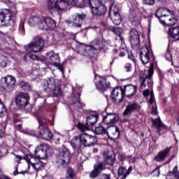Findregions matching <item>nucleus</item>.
<instances>
[{"instance_id": "5fc2aeb1", "label": "nucleus", "mask_w": 179, "mask_h": 179, "mask_svg": "<svg viewBox=\"0 0 179 179\" xmlns=\"http://www.w3.org/2000/svg\"><path fill=\"white\" fill-rule=\"evenodd\" d=\"M18 169H19V166L16 165L15 166V171L13 172V176H17V174H23V173L22 172L19 173V171H17Z\"/></svg>"}, {"instance_id": "69168bd1", "label": "nucleus", "mask_w": 179, "mask_h": 179, "mask_svg": "<svg viewBox=\"0 0 179 179\" xmlns=\"http://www.w3.org/2000/svg\"><path fill=\"white\" fill-rule=\"evenodd\" d=\"M132 170V167L131 166H130L129 169H128V170H127V171H129V174L131 173V171Z\"/></svg>"}, {"instance_id": "f3484780", "label": "nucleus", "mask_w": 179, "mask_h": 179, "mask_svg": "<svg viewBox=\"0 0 179 179\" xmlns=\"http://www.w3.org/2000/svg\"><path fill=\"white\" fill-rule=\"evenodd\" d=\"M97 115H90L86 120V126L80 124L79 128L81 131H86L93 128V126L97 122Z\"/></svg>"}, {"instance_id": "c756f323", "label": "nucleus", "mask_w": 179, "mask_h": 179, "mask_svg": "<svg viewBox=\"0 0 179 179\" xmlns=\"http://www.w3.org/2000/svg\"><path fill=\"white\" fill-rule=\"evenodd\" d=\"M85 17H86L85 14H76L73 20V26H74V27H80V26H82V21Z\"/></svg>"}, {"instance_id": "bb28decb", "label": "nucleus", "mask_w": 179, "mask_h": 179, "mask_svg": "<svg viewBox=\"0 0 179 179\" xmlns=\"http://www.w3.org/2000/svg\"><path fill=\"white\" fill-rule=\"evenodd\" d=\"M152 128H156L157 129V132L158 134H162V131H165L167 127L162 123L160 118L152 120Z\"/></svg>"}, {"instance_id": "e433bc0d", "label": "nucleus", "mask_w": 179, "mask_h": 179, "mask_svg": "<svg viewBox=\"0 0 179 179\" xmlns=\"http://www.w3.org/2000/svg\"><path fill=\"white\" fill-rule=\"evenodd\" d=\"M94 132L96 135H104L107 134V129L103 126H99L95 128Z\"/></svg>"}, {"instance_id": "3c124183", "label": "nucleus", "mask_w": 179, "mask_h": 179, "mask_svg": "<svg viewBox=\"0 0 179 179\" xmlns=\"http://www.w3.org/2000/svg\"><path fill=\"white\" fill-rule=\"evenodd\" d=\"M124 69H126V72H131L132 71V65L131 64L127 63L124 66Z\"/></svg>"}, {"instance_id": "393cba45", "label": "nucleus", "mask_w": 179, "mask_h": 179, "mask_svg": "<svg viewBox=\"0 0 179 179\" xmlns=\"http://www.w3.org/2000/svg\"><path fill=\"white\" fill-rule=\"evenodd\" d=\"M139 110V104L138 103H129L127 106L126 109L123 113V115L125 117H128L132 114V113H135Z\"/></svg>"}, {"instance_id": "4468645a", "label": "nucleus", "mask_w": 179, "mask_h": 179, "mask_svg": "<svg viewBox=\"0 0 179 179\" xmlns=\"http://www.w3.org/2000/svg\"><path fill=\"white\" fill-rule=\"evenodd\" d=\"M29 100H30L29 94L21 92L15 97L16 106L20 107V108H23L29 104Z\"/></svg>"}, {"instance_id": "dca6fc26", "label": "nucleus", "mask_w": 179, "mask_h": 179, "mask_svg": "<svg viewBox=\"0 0 179 179\" xmlns=\"http://www.w3.org/2000/svg\"><path fill=\"white\" fill-rule=\"evenodd\" d=\"M154 64H151L148 72V75H145L141 77V88L146 87V79H148V83L150 86H152V76H153L154 73Z\"/></svg>"}, {"instance_id": "ea45409f", "label": "nucleus", "mask_w": 179, "mask_h": 179, "mask_svg": "<svg viewBox=\"0 0 179 179\" xmlns=\"http://www.w3.org/2000/svg\"><path fill=\"white\" fill-rule=\"evenodd\" d=\"M20 87L22 90H30V89H31V85H30L29 83L24 81H21L20 83Z\"/></svg>"}, {"instance_id": "f8f14e48", "label": "nucleus", "mask_w": 179, "mask_h": 179, "mask_svg": "<svg viewBox=\"0 0 179 179\" xmlns=\"http://www.w3.org/2000/svg\"><path fill=\"white\" fill-rule=\"evenodd\" d=\"M57 27V22L49 17H43L39 23L41 30H54Z\"/></svg>"}, {"instance_id": "58836bf2", "label": "nucleus", "mask_w": 179, "mask_h": 179, "mask_svg": "<svg viewBox=\"0 0 179 179\" xmlns=\"http://www.w3.org/2000/svg\"><path fill=\"white\" fill-rule=\"evenodd\" d=\"M167 176H173L176 178L179 179V171H178V166H176L173 169V171H169Z\"/></svg>"}, {"instance_id": "774afa93", "label": "nucleus", "mask_w": 179, "mask_h": 179, "mask_svg": "<svg viewBox=\"0 0 179 179\" xmlns=\"http://www.w3.org/2000/svg\"><path fill=\"white\" fill-rule=\"evenodd\" d=\"M177 124H178V125H179V121H178V120H177Z\"/></svg>"}, {"instance_id": "680f3d73", "label": "nucleus", "mask_w": 179, "mask_h": 179, "mask_svg": "<svg viewBox=\"0 0 179 179\" xmlns=\"http://www.w3.org/2000/svg\"><path fill=\"white\" fill-rule=\"evenodd\" d=\"M153 173H157L156 176L157 177H159L160 176V169L157 168L153 171Z\"/></svg>"}, {"instance_id": "c85d7f7f", "label": "nucleus", "mask_w": 179, "mask_h": 179, "mask_svg": "<svg viewBox=\"0 0 179 179\" xmlns=\"http://www.w3.org/2000/svg\"><path fill=\"white\" fill-rule=\"evenodd\" d=\"M3 80L6 83V87H8V89H12V87H13L16 83V78L12 76H6V77L3 78Z\"/></svg>"}, {"instance_id": "412c9836", "label": "nucleus", "mask_w": 179, "mask_h": 179, "mask_svg": "<svg viewBox=\"0 0 179 179\" xmlns=\"http://www.w3.org/2000/svg\"><path fill=\"white\" fill-rule=\"evenodd\" d=\"M171 147L166 148L164 150L159 152L154 158V160L155 162H164L167 157H170V155H171Z\"/></svg>"}, {"instance_id": "c9c22d12", "label": "nucleus", "mask_w": 179, "mask_h": 179, "mask_svg": "<svg viewBox=\"0 0 179 179\" xmlns=\"http://www.w3.org/2000/svg\"><path fill=\"white\" fill-rule=\"evenodd\" d=\"M170 36L175 38L176 41L179 40V27L170 28L169 30Z\"/></svg>"}, {"instance_id": "39448f33", "label": "nucleus", "mask_w": 179, "mask_h": 179, "mask_svg": "<svg viewBox=\"0 0 179 179\" xmlns=\"http://www.w3.org/2000/svg\"><path fill=\"white\" fill-rule=\"evenodd\" d=\"M27 52H40L44 48V41L41 37H35L32 41L24 47Z\"/></svg>"}, {"instance_id": "cd10ccee", "label": "nucleus", "mask_w": 179, "mask_h": 179, "mask_svg": "<svg viewBox=\"0 0 179 179\" xmlns=\"http://www.w3.org/2000/svg\"><path fill=\"white\" fill-rule=\"evenodd\" d=\"M166 15H173V11L165 8H159L156 12V16L159 20L166 17Z\"/></svg>"}, {"instance_id": "a19ab883", "label": "nucleus", "mask_w": 179, "mask_h": 179, "mask_svg": "<svg viewBox=\"0 0 179 179\" xmlns=\"http://www.w3.org/2000/svg\"><path fill=\"white\" fill-rule=\"evenodd\" d=\"M130 22L133 26H139L141 24V20L137 16L131 17Z\"/></svg>"}, {"instance_id": "a878e982", "label": "nucleus", "mask_w": 179, "mask_h": 179, "mask_svg": "<svg viewBox=\"0 0 179 179\" xmlns=\"http://www.w3.org/2000/svg\"><path fill=\"white\" fill-rule=\"evenodd\" d=\"M106 134L110 139H118L120 138V129L115 126L108 127Z\"/></svg>"}, {"instance_id": "7ed1b4c3", "label": "nucleus", "mask_w": 179, "mask_h": 179, "mask_svg": "<svg viewBox=\"0 0 179 179\" xmlns=\"http://www.w3.org/2000/svg\"><path fill=\"white\" fill-rule=\"evenodd\" d=\"M41 86L43 87L44 90L48 92H52L55 97L62 94V87H61V85L57 87L55 79L52 78L48 80H43L41 81Z\"/></svg>"}, {"instance_id": "9b49d317", "label": "nucleus", "mask_w": 179, "mask_h": 179, "mask_svg": "<svg viewBox=\"0 0 179 179\" xmlns=\"http://www.w3.org/2000/svg\"><path fill=\"white\" fill-rule=\"evenodd\" d=\"M13 15L10 10L6 9L0 13V26H10L15 23Z\"/></svg>"}, {"instance_id": "6ab92c4d", "label": "nucleus", "mask_w": 179, "mask_h": 179, "mask_svg": "<svg viewBox=\"0 0 179 179\" xmlns=\"http://www.w3.org/2000/svg\"><path fill=\"white\" fill-rule=\"evenodd\" d=\"M48 149H50V146L48 144H41L40 148H36L34 151L35 156L38 159H45Z\"/></svg>"}, {"instance_id": "f704fd0d", "label": "nucleus", "mask_w": 179, "mask_h": 179, "mask_svg": "<svg viewBox=\"0 0 179 179\" xmlns=\"http://www.w3.org/2000/svg\"><path fill=\"white\" fill-rule=\"evenodd\" d=\"M71 145L72 146L73 149H74V150H79V149H80V146H82V144H80V140H79V136H75L72 139Z\"/></svg>"}, {"instance_id": "b1692460", "label": "nucleus", "mask_w": 179, "mask_h": 179, "mask_svg": "<svg viewBox=\"0 0 179 179\" xmlns=\"http://www.w3.org/2000/svg\"><path fill=\"white\" fill-rule=\"evenodd\" d=\"M120 120V116L117 115V113H108L103 118V124L106 125H111V124H115V122H118Z\"/></svg>"}, {"instance_id": "6e6552de", "label": "nucleus", "mask_w": 179, "mask_h": 179, "mask_svg": "<svg viewBox=\"0 0 179 179\" xmlns=\"http://www.w3.org/2000/svg\"><path fill=\"white\" fill-rule=\"evenodd\" d=\"M80 145L83 148H90L93 145H96L97 143V138L94 136L90 135L88 134H82L78 136Z\"/></svg>"}, {"instance_id": "473e14b6", "label": "nucleus", "mask_w": 179, "mask_h": 179, "mask_svg": "<svg viewBox=\"0 0 179 179\" xmlns=\"http://www.w3.org/2000/svg\"><path fill=\"white\" fill-rule=\"evenodd\" d=\"M118 179H126L127 176L129 175V171H127V168L120 166L117 171Z\"/></svg>"}, {"instance_id": "9d476101", "label": "nucleus", "mask_w": 179, "mask_h": 179, "mask_svg": "<svg viewBox=\"0 0 179 179\" xmlns=\"http://www.w3.org/2000/svg\"><path fill=\"white\" fill-rule=\"evenodd\" d=\"M71 160V152L66 148H62L57 155V163L62 166H68Z\"/></svg>"}, {"instance_id": "79ce46f5", "label": "nucleus", "mask_w": 179, "mask_h": 179, "mask_svg": "<svg viewBox=\"0 0 179 179\" xmlns=\"http://www.w3.org/2000/svg\"><path fill=\"white\" fill-rule=\"evenodd\" d=\"M5 113H6V107L0 99V117H3V114H5Z\"/></svg>"}, {"instance_id": "338daca9", "label": "nucleus", "mask_w": 179, "mask_h": 179, "mask_svg": "<svg viewBox=\"0 0 179 179\" xmlns=\"http://www.w3.org/2000/svg\"><path fill=\"white\" fill-rule=\"evenodd\" d=\"M18 127H19L20 129L22 128V125L18 124Z\"/></svg>"}, {"instance_id": "09e8293b", "label": "nucleus", "mask_w": 179, "mask_h": 179, "mask_svg": "<svg viewBox=\"0 0 179 179\" xmlns=\"http://www.w3.org/2000/svg\"><path fill=\"white\" fill-rule=\"evenodd\" d=\"M0 61H3L1 62V65L3 68H5V66H6V62H8V57L6 56L1 55Z\"/></svg>"}, {"instance_id": "c03bdc74", "label": "nucleus", "mask_w": 179, "mask_h": 179, "mask_svg": "<svg viewBox=\"0 0 179 179\" xmlns=\"http://www.w3.org/2000/svg\"><path fill=\"white\" fill-rule=\"evenodd\" d=\"M115 54H118L119 57H125V54L127 52V50L124 48H120L118 50H113Z\"/></svg>"}, {"instance_id": "0e129e2a", "label": "nucleus", "mask_w": 179, "mask_h": 179, "mask_svg": "<svg viewBox=\"0 0 179 179\" xmlns=\"http://www.w3.org/2000/svg\"><path fill=\"white\" fill-rule=\"evenodd\" d=\"M45 179H54L52 176H46L45 177Z\"/></svg>"}, {"instance_id": "0eeeda50", "label": "nucleus", "mask_w": 179, "mask_h": 179, "mask_svg": "<svg viewBox=\"0 0 179 179\" xmlns=\"http://www.w3.org/2000/svg\"><path fill=\"white\" fill-rule=\"evenodd\" d=\"M24 160L28 164L27 170H30V166H31L34 170H35V171L36 172L44 168V163L38 159H36V157H33L31 155H26L24 157Z\"/></svg>"}, {"instance_id": "49530a36", "label": "nucleus", "mask_w": 179, "mask_h": 179, "mask_svg": "<svg viewBox=\"0 0 179 179\" xmlns=\"http://www.w3.org/2000/svg\"><path fill=\"white\" fill-rule=\"evenodd\" d=\"M25 61H29V59H37V56L36 55L27 53L24 55Z\"/></svg>"}, {"instance_id": "6e6d98bb", "label": "nucleus", "mask_w": 179, "mask_h": 179, "mask_svg": "<svg viewBox=\"0 0 179 179\" xmlns=\"http://www.w3.org/2000/svg\"><path fill=\"white\" fill-rule=\"evenodd\" d=\"M127 53L129 59H131V61L135 62V57H134V54H132V52H127Z\"/></svg>"}, {"instance_id": "a18cd8bd", "label": "nucleus", "mask_w": 179, "mask_h": 179, "mask_svg": "<svg viewBox=\"0 0 179 179\" xmlns=\"http://www.w3.org/2000/svg\"><path fill=\"white\" fill-rule=\"evenodd\" d=\"M114 162H115V159H114L113 157L108 156L105 159V163L108 166H113V164H114Z\"/></svg>"}, {"instance_id": "aec40b11", "label": "nucleus", "mask_w": 179, "mask_h": 179, "mask_svg": "<svg viewBox=\"0 0 179 179\" xmlns=\"http://www.w3.org/2000/svg\"><path fill=\"white\" fill-rule=\"evenodd\" d=\"M95 85L98 90H101L102 92H104V90L108 87L106 78L100 76L95 77Z\"/></svg>"}, {"instance_id": "1a4fd4ad", "label": "nucleus", "mask_w": 179, "mask_h": 179, "mask_svg": "<svg viewBox=\"0 0 179 179\" xmlns=\"http://www.w3.org/2000/svg\"><path fill=\"white\" fill-rule=\"evenodd\" d=\"M104 47L103 44V41L101 39H95L92 45L90 46H86L85 45H81L78 47V51L80 54H83V55H86L87 50L89 48H92V50H95V51H99V50H101Z\"/></svg>"}, {"instance_id": "8fccbe9b", "label": "nucleus", "mask_w": 179, "mask_h": 179, "mask_svg": "<svg viewBox=\"0 0 179 179\" xmlns=\"http://www.w3.org/2000/svg\"><path fill=\"white\" fill-rule=\"evenodd\" d=\"M122 31H124L122 28L115 27L113 29V33L119 36V37H121V34H122Z\"/></svg>"}, {"instance_id": "2f4dec72", "label": "nucleus", "mask_w": 179, "mask_h": 179, "mask_svg": "<svg viewBox=\"0 0 179 179\" xmlns=\"http://www.w3.org/2000/svg\"><path fill=\"white\" fill-rule=\"evenodd\" d=\"M41 22H43V20L37 15L29 17L28 20L29 26H31L32 27L36 26V24H38V27H40V23H41Z\"/></svg>"}, {"instance_id": "4d7b16f0", "label": "nucleus", "mask_w": 179, "mask_h": 179, "mask_svg": "<svg viewBox=\"0 0 179 179\" xmlns=\"http://www.w3.org/2000/svg\"><path fill=\"white\" fill-rule=\"evenodd\" d=\"M165 58L166 59H167V61H171L172 59L171 53H170V52H167L165 55Z\"/></svg>"}, {"instance_id": "f03ea898", "label": "nucleus", "mask_w": 179, "mask_h": 179, "mask_svg": "<svg viewBox=\"0 0 179 179\" xmlns=\"http://www.w3.org/2000/svg\"><path fill=\"white\" fill-rule=\"evenodd\" d=\"M39 127L37 131H25L27 135H32L33 136H40L45 141H51L52 139V133L48 129V125L45 121L38 120Z\"/></svg>"}, {"instance_id": "2eb2a0df", "label": "nucleus", "mask_w": 179, "mask_h": 179, "mask_svg": "<svg viewBox=\"0 0 179 179\" xmlns=\"http://www.w3.org/2000/svg\"><path fill=\"white\" fill-rule=\"evenodd\" d=\"M122 87H115L112 92V101L116 104H120L122 103L124 100V93Z\"/></svg>"}, {"instance_id": "4c0bfd02", "label": "nucleus", "mask_w": 179, "mask_h": 179, "mask_svg": "<svg viewBox=\"0 0 179 179\" xmlns=\"http://www.w3.org/2000/svg\"><path fill=\"white\" fill-rule=\"evenodd\" d=\"M120 12V6L118 4L113 3L110 8L109 15H114L116 13H119Z\"/></svg>"}, {"instance_id": "bf43d9fd", "label": "nucleus", "mask_w": 179, "mask_h": 179, "mask_svg": "<svg viewBox=\"0 0 179 179\" xmlns=\"http://www.w3.org/2000/svg\"><path fill=\"white\" fill-rule=\"evenodd\" d=\"M143 94L144 97H148L149 96V94H150V91H149V90H145L143 92Z\"/></svg>"}, {"instance_id": "72a5a7b5", "label": "nucleus", "mask_w": 179, "mask_h": 179, "mask_svg": "<svg viewBox=\"0 0 179 179\" xmlns=\"http://www.w3.org/2000/svg\"><path fill=\"white\" fill-rule=\"evenodd\" d=\"M109 17L112 20L113 23L116 24V26L121 24L122 20L121 19V15H120V13L109 14Z\"/></svg>"}, {"instance_id": "f257e3e1", "label": "nucleus", "mask_w": 179, "mask_h": 179, "mask_svg": "<svg viewBox=\"0 0 179 179\" xmlns=\"http://www.w3.org/2000/svg\"><path fill=\"white\" fill-rule=\"evenodd\" d=\"M62 2L69 5V6H77L83 8V6L79 4V0H48L47 8L50 12H62Z\"/></svg>"}, {"instance_id": "052dcab7", "label": "nucleus", "mask_w": 179, "mask_h": 179, "mask_svg": "<svg viewBox=\"0 0 179 179\" xmlns=\"http://www.w3.org/2000/svg\"><path fill=\"white\" fill-rule=\"evenodd\" d=\"M59 140H60L59 134H56V136H55V141L56 143H59Z\"/></svg>"}, {"instance_id": "7c9ffc66", "label": "nucleus", "mask_w": 179, "mask_h": 179, "mask_svg": "<svg viewBox=\"0 0 179 179\" xmlns=\"http://www.w3.org/2000/svg\"><path fill=\"white\" fill-rule=\"evenodd\" d=\"M149 103L150 106H152V112L151 113L153 115H157V105H156V101H155V94L151 92L150 93V98L149 100Z\"/></svg>"}, {"instance_id": "5701e85b", "label": "nucleus", "mask_w": 179, "mask_h": 179, "mask_svg": "<svg viewBox=\"0 0 179 179\" xmlns=\"http://www.w3.org/2000/svg\"><path fill=\"white\" fill-rule=\"evenodd\" d=\"M122 90L124 97L131 99V97H134L135 94H136L138 87L135 85H126Z\"/></svg>"}, {"instance_id": "20e7f679", "label": "nucleus", "mask_w": 179, "mask_h": 179, "mask_svg": "<svg viewBox=\"0 0 179 179\" xmlns=\"http://www.w3.org/2000/svg\"><path fill=\"white\" fill-rule=\"evenodd\" d=\"M85 3H87L88 6L91 8L93 15L96 16L106 15V12H107L106 6L103 5L99 0H86Z\"/></svg>"}, {"instance_id": "13d9d810", "label": "nucleus", "mask_w": 179, "mask_h": 179, "mask_svg": "<svg viewBox=\"0 0 179 179\" xmlns=\"http://www.w3.org/2000/svg\"><path fill=\"white\" fill-rule=\"evenodd\" d=\"M15 162L16 163H17L18 164H20V160H22V157H20V155H15Z\"/></svg>"}, {"instance_id": "864d4df0", "label": "nucleus", "mask_w": 179, "mask_h": 179, "mask_svg": "<svg viewBox=\"0 0 179 179\" xmlns=\"http://www.w3.org/2000/svg\"><path fill=\"white\" fill-rule=\"evenodd\" d=\"M74 104L78 108H82V107H83V106H84L83 103H80V101H79V99H78V101L76 102H75Z\"/></svg>"}, {"instance_id": "e2e57ef3", "label": "nucleus", "mask_w": 179, "mask_h": 179, "mask_svg": "<svg viewBox=\"0 0 179 179\" xmlns=\"http://www.w3.org/2000/svg\"><path fill=\"white\" fill-rule=\"evenodd\" d=\"M3 136V132H2V130L0 129V139Z\"/></svg>"}, {"instance_id": "de8ad7c7", "label": "nucleus", "mask_w": 179, "mask_h": 179, "mask_svg": "<svg viewBox=\"0 0 179 179\" xmlns=\"http://www.w3.org/2000/svg\"><path fill=\"white\" fill-rule=\"evenodd\" d=\"M173 16V14H170V15H166V17H163V18H162V20H160V22H162V23L163 24H165L166 26H167V23H169V17H171Z\"/></svg>"}, {"instance_id": "4be33fe9", "label": "nucleus", "mask_w": 179, "mask_h": 179, "mask_svg": "<svg viewBox=\"0 0 179 179\" xmlns=\"http://www.w3.org/2000/svg\"><path fill=\"white\" fill-rule=\"evenodd\" d=\"M106 170V163L99 162L94 165V170L90 173V178H96L100 173Z\"/></svg>"}, {"instance_id": "37998d69", "label": "nucleus", "mask_w": 179, "mask_h": 179, "mask_svg": "<svg viewBox=\"0 0 179 179\" xmlns=\"http://www.w3.org/2000/svg\"><path fill=\"white\" fill-rule=\"evenodd\" d=\"M169 22H167V26H174L178 22L177 18L172 15L171 17H169Z\"/></svg>"}, {"instance_id": "603ef678", "label": "nucleus", "mask_w": 179, "mask_h": 179, "mask_svg": "<svg viewBox=\"0 0 179 179\" xmlns=\"http://www.w3.org/2000/svg\"><path fill=\"white\" fill-rule=\"evenodd\" d=\"M143 1L146 5H150V6L155 5V0H143Z\"/></svg>"}, {"instance_id": "423d86ee", "label": "nucleus", "mask_w": 179, "mask_h": 179, "mask_svg": "<svg viewBox=\"0 0 179 179\" xmlns=\"http://www.w3.org/2000/svg\"><path fill=\"white\" fill-rule=\"evenodd\" d=\"M46 61H48V64L50 65L57 66L62 73H64V67L59 64L61 59H59V55H58V53H55L54 51L46 53Z\"/></svg>"}, {"instance_id": "a211bd4d", "label": "nucleus", "mask_w": 179, "mask_h": 179, "mask_svg": "<svg viewBox=\"0 0 179 179\" xmlns=\"http://www.w3.org/2000/svg\"><path fill=\"white\" fill-rule=\"evenodd\" d=\"M139 32L136 29H131L129 31V41L132 47L139 46Z\"/></svg>"}, {"instance_id": "ddd939ff", "label": "nucleus", "mask_w": 179, "mask_h": 179, "mask_svg": "<svg viewBox=\"0 0 179 179\" xmlns=\"http://www.w3.org/2000/svg\"><path fill=\"white\" fill-rule=\"evenodd\" d=\"M153 56L152 48L150 46H144L141 49L140 58L142 63L145 65L149 64L151 57Z\"/></svg>"}]
</instances>
